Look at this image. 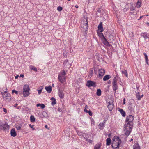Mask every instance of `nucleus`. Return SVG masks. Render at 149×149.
I'll list each match as a JSON object with an SVG mask.
<instances>
[{
  "instance_id": "nucleus-1",
  "label": "nucleus",
  "mask_w": 149,
  "mask_h": 149,
  "mask_svg": "<svg viewBox=\"0 0 149 149\" xmlns=\"http://www.w3.org/2000/svg\"><path fill=\"white\" fill-rule=\"evenodd\" d=\"M121 143L120 139L118 136H115L113 139L111 146L113 149H117Z\"/></svg>"
},
{
  "instance_id": "nucleus-2",
  "label": "nucleus",
  "mask_w": 149,
  "mask_h": 149,
  "mask_svg": "<svg viewBox=\"0 0 149 149\" xmlns=\"http://www.w3.org/2000/svg\"><path fill=\"white\" fill-rule=\"evenodd\" d=\"M66 73L65 70H63L60 72L58 75L59 81L61 83H63L66 81Z\"/></svg>"
},
{
  "instance_id": "nucleus-3",
  "label": "nucleus",
  "mask_w": 149,
  "mask_h": 149,
  "mask_svg": "<svg viewBox=\"0 0 149 149\" xmlns=\"http://www.w3.org/2000/svg\"><path fill=\"white\" fill-rule=\"evenodd\" d=\"M132 125H130L128 123H125L124 126V131L125 132V134L128 136L130 134L132 130Z\"/></svg>"
},
{
  "instance_id": "nucleus-4",
  "label": "nucleus",
  "mask_w": 149,
  "mask_h": 149,
  "mask_svg": "<svg viewBox=\"0 0 149 149\" xmlns=\"http://www.w3.org/2000/svg\"><path fill=\"white\" fill-rule=\"evenodd\" d=\"M30 89L29 88V86L28 85H25L23 86V94L24 97H26L28 96L29 94V91Z\"/></svg>"
},
{
  "instance_id": "nucleus-5",
  "label": "nucleus",
  "mask_w": 149,
  "mask_h": 149,
  "mask_svg": "<svg viewBox=\"0 0 149 149\" xmlns=\"http://www.w3.org/2000/svg\"><path fill=\"white\" fill-rule=\"evenodd\" d=\"M134 117L132 115H129L127 117L125 120V123H128L130 125H133V121Z\"/></svg>"
},
{
  "instance_id": "nucleus-6",
  "label": "nucleus",
  "mask_w": 149,
  "mask_h": 149,
  "mask_svg": "<svg viewBox=\"0 0 149 149\" xmlns=\"http://www.w3.org/2000/svg\"><path fill=\"white\" fill-rule=\"evenodd\" d=\"M113 91H115V93H116V90L118 89V87L117 85V79L116 77H114L113 81Z\"/></svg>"
},
{
  "instance_id": "nucleus-7",
  "label": "nucleus",
  "mask_w": 149,
  "mask_h": 149,
  "mask_svg": "<svg viewBox=\"0 0 149 149\" xmlns=\"http://www.w3.org/2000/svg\"><path fill=\"white\" fill-rule=\"evenodd\" d=\"M86 85L87 86L89 87L91 86H93L95 87L96 86V84L95 82L91 81V80H88L87 81Z\"/></svg>"
},
{
  "instance_id": "nucleus-8",
  "label": "nucleus",
  "mask_w": 149,
  "mask_h": 149,
  "mask_svg": "<svg viewBox=\"0 0 149 149\" xmlns=\"http://www.w3.org/2000/svg\"><path fill=\"white\" fill-rule=\"evenodd\" d=\"M0 126L3 127L4 130H8L9 128V125L6 123H0Z\"/></svg>"
},
{
  "instance_id": "nucleus-9",
  "label": "nucleus",
  "mask_w": 149,
  "mask_h": 149,
  "mask_svg": "<svg viewBox=\"0 0 149 149\" xmlns=\"http://www.w3.org/2000/svg\"><path fill=\"white\" fill-rule=\"evenodd\" d=\"M99 72L98 77H102L104 74L105 71L103 69H101L99 70Z\"/></svg>"
},
{
  "instance_id": "nucleus-10",
  "label": "nucleus",
  "mask_w": 149,
  "mask_h": 149,
  "mask_svg": "<svg viewBox=\"0 0 149 149\" xmlns=\"http://www.w3.org/2000/svg\"><path fill=\"white\" fill-rule=\"evenodd\" d=\"M100 34H102V40L103 41V43L105 45H106V46H108V45H109V43L107 41L106 38L104 37V36L103 35V33H100Z\"/></svg>"
},
{
  "instance_id": "nucleus-11",
  "label": "nucleus",
  "mask_w": 149,
  "mask_h": 149,
  "mask_svg": "<svg viewBox=\"0 0 149 149\" xmlns=\"http://www.w3.org/2000/svg\"><path fill=\"white\" fill-rule=\"evenodd\" d=\"M63 65L64 69L65 68H69L71 66V65L69 64L68 60H65V61L63 63Z\"/></svg>"
},
{
  "instance_id": "nucleus-12",
  "label": "nucleus",
  "mask_w": 149,
  "mask_h": 149,
  "mask_svg": "<svg viewBox=\"0 0 149 149\" xmlns=\"http://www.w3.org/2000/svg\"><path fill=\"white\" fill-rule=\"evenodd\" d=\"M107 107L109 110L110 111H111L113 108V103L112 102H109Z\"/></svg>"
},
{
  "instance_id": "nucleus-13",
  "label": "nucleus",
  "mask_w": 149,
  "mask_h": 149,
  "mask_svg": "<svg viewBox=\"0 0 149 149\" xmlns=\"http://www.w3.org/2000/svg\"><path fill=\"white\" fill-rule=\"evenodd\" d=\"M98 28L100 32H102L103 31V29L102 26V23L100 22L98 26Z\"/></svg>"
},
{
  "instance_id": "nucleus-14",
  "label": "nucleus",
  "mask_w": 149,
  "mask_h": 149,
  "mask_svg": "<svg viewBox=\"0 0 149 149\" xmlns=\"http://www.w3.org/2000/svg\"><path fill=\"white\" fill-rule=\"evenodd\" d=\"M10 133L11 136L14 137L16 136L17 135L15 131V129L14 128L11 129Z\"/></svg>"
},
{
  "instance_id": "nucleus-15",
  "label": "nucleus",
  "mask_w": 149,
  "mask_h": 149,
  "mask_svg": "<svg viewBox=\"0 0 149 149\" xmlns=\"http://www.w3.org/2000/svg\"><path fill=\"white\" fill-rule=\"evenodd\" d=\"M58 95L60 98H63L64 96V94L63 91L62 90H60L58 93Z\"/></svg>"
},
{
  "instance_id": "nucleus-16",
  "label": "nucleus",
  "mask_w": 149,
  "mask_h": 149,
  "mask_svg": "<svg viewBox=\"0 0 149 149\" xmlns=\"http://www.w3.org/2000/svg\"><path fill=\"white\" fill-rule=\"evenodd\" d=\"M101 146V143H97L95 145L94 147V149H100Z\"/></svg>"
},
{
  "instance_id": "nucleus-17",
  "label": "nucleus",
  "mask_w": 149,
  "mask_h": 149,
  "mask_svg": "<svg viewBox=\"0 0 149 149\" xmlns=\"http://www.w3.org/2000/svg\"><path fill=\"white\" fill-rule=\"evenodd\" d=\"M105 122H103L102 123H100L98 126L99 127V129L100 130H102L103 129L104 125Z\"/></svg>"
},
{
  "instance_id": "nucleus-18",
  "label": "nucleus",
  "mask_w": 149,
  "mask_h": 149,
  "mask_svg": "<svg viewBox=\"0 0 149 149\" xmlns=\"http://www.w3.org/2000/svg\"><path fill=\"white\" fill-rule=\"evenodd\" d=\"M1 94L2 95L3 98L5 97H7L8 94H10L9 93H8L6 91H5L4 93L1 92Z\"/></svg>"
},
{
  "instance_id": "nucleus-19",
  "label": "nucleus",
  "mask_w": 149,
  "mask_h": 149,
  "mask_svg": "<svg viewBox=\"0 0 149 149\" xmlns=\"http://www.w3.org/2000/svg\"><path fill=\"white\" fill-rule=\"evenodd\" d=\"M45 88L48 93H50L52 91V87L51 86L45 87Z\"/></svg>"
},
{
  "instance_id": "nucleus-20",
  "label": "nucleus",
  "mask_w": 149,
  "mask_h": 149,
  "mask_svg": "<svg viewBox=\"0 0 149 149\" xmlns=\"http://www.w3.org/2000/svg\"><path fill=\"white\" fill-rule=\"evenodd\" d=\"M84 22H83V25L85 27L84 28L86 29V28H87L88 26V22H87V19H85Z\"/></svg>"
},
{
  "instance_id": "nucleus-21",
  "label": "nucleus",
  "mask_w": 149,
  "mask_h": 149,
  "mask_svg": "<svg viewBox=\"0 0 149 149\" xmlns=\"http://www.w3.org/2000/svg\"><path fill=\"white\" fill-rule=\"evenodd\" d=\"M111 78V76L109 74H107L104 77L103 80L104 81H105L108 80Z\"/></svg>"
},
{
  "instance_id": "nucleus-22",
  "label": "nucleus",
  "mask_w": 149,
  "mask_h": 149,
  "mask_svg": "<svg viewBox=\"0 0 149 149\" xmlns=\"http://www.w3.org/2000/svg\"><path fill=\"white\" fill-rule=\"evenodd\" d=\"M118 111L120 112L122 114V115L123 117H125V112L123 110L121 109H120Z\"/></svg>"
},
{
  "instance_id": "nucleus-23",
  "label": "nucleus",
  "mask_w": 149,
  "mask_h": 149,
  "mask_svg": "<svg viewBox=\"0 0 149 149\" xmlns=\"http://www.w3.org/2000/svg\"><path fill=\"white\" fill-rule=\"evenodd\" d=\"M4 98V100L6 102H9L11 99V97L10 94H8V97H5Z\"/></svg>"
},
{
  "instance_id": "nucleus-24",
  "label": "nucleus",
  "mask_w": 149,
  "mask_h": 149,
  "mask_svg": "<svg viewBox=\"0 0 149 149\" xmlns=\"http://www.w3.org/2000/svg\"><path fill=\"white\" fill-rule=\"evenodd\" d=\"M133 149H140L139 145L138 143L134 144L133 146Z\"/></svg>"
},
{
  "instance_id": "nucleus-25",
  "label": "nucleus",
  "mask_w": 149,
  "mask_h": 149,
  "mask_svg": "<svg viewBox=\"0 0 149 149\" xmlns=\"http://www.w3.org/2000/svg\"><path fill=\"white\" fill-rule=\"evenodd\" d=\"M111 140L110 138H107L106 139V145H109L111 143Z\"/></svg>"
},
{
  "instance_id": "nucleus-26",
  "label": "nucleus",
  "mask_w": 149,
  "mask_h": 149,
  "mask_svg": "<svg viewBox=\"0 0 149 149\" xmlns=\"http://www.w3.org/2000/svg\"><path fill=\"white\" fill-rule=\"evenodd\" d=\"M136 6L137 8H140L141 6V2L139 1L136 3Z\"/></svg>"
},
{
  "instance_id": "nucleus-27",
  "label": "nucleus",
  "mask_w": 149,
  "mask_h": 149,
  "mask_svg": "<svg viewBox=\"0 0 149 149\" xmlns=\"http://www.w3.org/2000/svg\"><path fill=\"white\" fill-rule=\"evenodd\" d=\"M101 91L100 89H98L97 90L96 93L97 95L98 96H100L101 95Z\"/></svg>"
},
{
  "instance_id": "nucleus-28",
  "label": "nucleus",
  "mask_w": 149,
  "mask_h": 149,
  "mask_svg": "<svg viewBox=\"0 0 149 149\" xmlns=\"http://www.w3.org/2000/svg\"><path fill=\"white\" fill-rule=\"evenodd\" d=\"M30 69L31 70H32L34 71H35L37 72V70L36 68L34 66H30Z\"/></svg>"
},
{
  "instance_id": "nucleus-29",
  "label": "nucleus",
  "mask_w": 149,
  "mask_h": 149,
  "mask_svg": "<svg viewBox=\"0 0 149 149\" xmlns=\"http://www.w3.org/2000/svg\"><path fill=\"white\" fill-rule=\"evenodd\" d=\"M30 120L32 122H34L35 120V118L33 116H31L30 117Z\"/></svg>"
},
{
  "instance_id": "nucleus-30",
  "label": "nucleus",
  "mask_w": 149,
  "mask_h": 149,
  "mask_svg": "<svg viewBox=\"0 0 149 149\" xmlns=\"http://www.w3.org/2000/svg\"><path fill=\"white\" fill-rule=\"evenodd\" d=\"M122 73L123 74H124L126 77H128L127 73V71L125 70H122Z\"/></svg>"
},
{
  "instance_id": "nucleus-31",
  "label": "nucleus",
  "mask_w": 149,
  "mask_h": 149,
  "mask_svg": "<svg viewBox=\"0 0 149 149\" xmlns=\"http://www.w3.org/2000/svg\"><path fill=\"white\" fill-rule=\"evenodd\" d=\"M128 109L131 111H132L133 110L134 108L133 107V106L131 104H129Z\"/></svg>"
},
{
  "instance_id": "nucleus-32",
  "label": "nucleus",
  "mask_w": 149,
  "mask_h": 149,
  "mask_svg": "<svg viewBox=\"0 0 149 149\" xmlns=\"http://www.w3.org/2000/svg\"><path fill=\"white\" fill-rule=\"evenodd\" d=\"M136 98L138 100H140L141 99V97H140L141 96L140 95L139 93V92L136 93Z\"/></svg>"
},
{
  "instance_id": "nucleus-33",
  "label": "nucleus",
  "mask_w": 149,
  "mask_h": 149,
  "mask_svg": "<svg viewBox=\"0 0 149 149\" xmlns=\"http://www.w3.org/2000/svg\"><path fill=\"white\" fill-rule=\"evenodd\" d=\"M42 115L44 117H46L48 116V115L47 113L45 111H43L42 112Z\"/></svg>"
},
{
  "instance_id": "nucleus-34",
  "label": "nucleus",
  "mask_w": 149,
  "mask_h": 149,
  "mask_svg": "<svg viewBox=\"0 0 149 149\" xmlns=\"http://www.w3.org/2000/svg\"><path fill=\"white\" fill-rule=\"evenodd\" d=\"M144 54L145 56V58L146 62L147 63H148V58L147 56V55L145 53H144Z\"/></svg>"
},
{
  "instance_id": "nucleus-35",
  "label": "nucleus",
  "mask_w": 149,
  "mask_h": 149,
  "mask_svg": "<svg viewBox=\"0 0 149 149\" xmlns=\"http://www.w3.org/2000/svg\"><path fill=\"white\" fill-rule=\"evenodd\" d=\"M89 74L90 75L92 76L93 74V70L92 69H91L89 71Z\"/></svg>"
},
{
  "instance_id": "nucleus-36",
  "label": "nucleus",
  "mask_w": 149,
  "mask_h": 149,
  "mask_svg": "<svg viewBox=\"0 0 149 149\" xmlns=\"http://www.w3.org/2000/svg\"><path fill=\"white\" fill-rule=\"evenodd\" d=\"M57 9L58 11H61L62 10V8L61 7L59 6L57 7Z\"/></svg>"
},
{
  "instance_id": "nucleus-37",
  "label": "nucleus",
  "mask_w": 149,
  "mask_h": 149,
  "mask_svg": "<svg viewBox=\"0 0 149 149\" xmlns=\"http://www.w3.org/2000/svg\"><path fill=\"white\" fill-rule=\"evenodd\" d=\"M12 93H15L16 94H17L18 93V91H16L15 90H13L12 91Z\"/></svg>"
},
{
  "instance_id": "nucleus-38",
  "label": "nucleus",
  "mask_w": 149,
  "mask_h": 149,
  "mask_svg": "<svg viewBox=\"0 0 149 149\" xmlns=\"http://www.w3.org/2000/svg\"><path fill=\"white\" fill-rule=\"evenodd\" d=\"M40 106L41 108L42 109H43L45 107V105L43 104H41V105Z\"/></svg>"
},
{
  "instance_id": "nucleus-39",
  "label": "nucleus",
  "mask_w": 149,
  "mask_h": 149,
  "mask_svg": "<svg viewBox=\"0 0 149 149\" xmlns=\"http://www.w3.org/2000/svg\"><path fill=\"white\" fill-rule=\"evenodd\" d=\"M56 104V100L53 101V102H52L51 104L52 105H54Z\"/></svg>"
},
{
  "instance_id": "nucleus-40",
  "label": "nucleus",
  "mask_w": 149,
  "mask_h": 149,
  "mask_svg": "<svg viewBox=\"0 0 149 149\" xmlns=\"http://www.w3.org/2000/svg\"><path fill=\"white\" fill-rule=\"evenodd\" d=\"M29 126L31 127V128H32V130H35V129L34 128H33V125H31V124H30L29 125Z\"/></svg>"
},
{
  "instance_id": "nucleus-41",
  "label": "nucleus",
  "mask_w": 149,
  "mask_h": 149,
  "mask_svg": "<svg viewBox=\"0 0 149 149\" xmlns=\"http://www.w3.org/2000/svg\"><path fill=\"white\" fill-rule=\"evenodd\" d=\"M16 128L18 130H20L21 127L20 126H17L16 127Z\"/></svg>"
},
{
  "instance_id": "nucleus-42",
  "label": "nucleus",
  "mask_w": 149,
  "mask_h": 149,
  "mask_svg": "<svg viewBox=\"0 0 149 149\" xmlns=\"http://www.w3.org/2000/svg\"><path fill=\"white\" fill-rule=\"evenodd\" d=\"M143 37H144V38L146 39H147V38H148V36H147V34H144L143 36Z\"/></svg>"
},
{
  "instance_id": "nucleus-43",
  "label": "nucleus",
  "mask_w": 149,
  "mask_h": 149,
  "mask_svg": "<svg viewBox=\"0 0 149 149\" xmlns=\"http://www.w3.org/2000/svg\"><path fill=\"white\" fill-rule=\"evenodd\" d=\"M88 113L89 114L90 116H92V113L90 111H88Z\"/></svg>"
},
{
  "instance_id": "nucleus-44",
  "label": "nucleus",
  "mask_w": 149,
  "mask_h": 149,
  "mask_svg": "<svg viewBox=\"0 0 149 149\" xmlns=\"http://www.w3.org/2000/svg\"><path fill=\"white\" fill-rule=\"evenodd\" d=\"M43 89V87L42 86H40L38 90H40L42 91Z\"/></svg>"
},
{
  "instance_id": "nucleus-45",
  "label": "nucleus",
  "mask_w": 149,
  "mask_h": 149,
  "mask_svg": "<svg viewBox=\"0 0 149 149\" xmlns=\"http://www.w3.org/2000/svg\"><path fill=\"white\" fill-rule=\"evenodd\" d=\"M130 10L131 11L134 10H135V8L133 7H131Z\"/></svg>"
},
{
  "instance_id": "nucleus-46",
  "label": "nucleus",
  "mask_w": 149,
  "mask_h": 149,
  "mask_svg": "<svg viewBox=\"0 0 149 149\" xmlns=\"http://www.w3.org/2000/svg\"><path fill=\"white\" fill-rule=\"evenodd\" d=\"M38 94H39V95L42 92V91L38 89Z\"/></svg>"
},
{
  "instance_id": "nucleus-47",
  "label": "nucleus",
  "mask_w": 149,
  "mask_h": 149,
  "mask_svg": "<svg viewBox=\"0 0 149 149\" xmlns=\"http://www.w3.org/2000/svg\"><path fill=\"white\" fill-rule=\"evenodd\" d=\"M3 111H4V112H5V113H6L7 112V109H6L5 108H3Z\"/></svg>"
},
{
  "instance_id": "nucleus-48",
  "label": "nucleus",
  "mask_w": 149,
  "mask_h": 149,
  "mask_svg": "<svg viewBox=\"0 0 149 149\" xmlns=\"http://www.w3.org/2000/svg\"><path fill=\"white\" fill-rule=\"evenodd\" d=\"M24 75L23 74H20V77H22V78H23L24 77Z\"/></svg>"
},
{
  "instance_id": "nucleus-49",
  "label": "nucleus",
  "mask_w": 149,
  "mask_h": 149,
  "mask_svg": "<svg viewBox=\"0 0 149 149\" xmlns=\"http://www.w3.org/2000/svg\"><path fill=\"white\" fill-rule=\"evenodd\" d=\"M51 100H52L53 101L56 100L53 97L51 98Z\"/></svg>"
},
{
  "instance_id": "nucleus-50",
  "label": "nucleus",
  "mask_w": 149,
  "mask_h": 149,
  "mask_svg": "<svg viewBox=\"0 0 149 149\" xmlns=\"http://www.w3.org/2000/svg\"><path fill=\"white\" fill-rule=\"evenodd\" d=\"M84 111L86 113H87L88 112V111L87 110V109H84Z\"/></svg>"
},
{
  "instance_id": "nucleus-51",
  "label": "nucleus",
  "mask_w": 149,
  "mask_h": 149,
  "mask_svg": "<svg viewBox=\"0 0 149 149\" xmlns=\"http://www.w3.org/2000/svg\"><path fill=\"white\" fill-rule=\"evenodd\" d=\"M123 104H125V98H124L123 99Z\"/></svg>"
},
{
  "instance_id": "nucleus-52",
  "label": "nucleus",
  "mask_w": 149,
  "mask_h": 149,
  "mask_svg": "<svg viewBox=\"0 0 149 149\" xmlns=\"http://www.w3.org/2000/svg\"><path fill=\"white\" fill-rule=\"evenodd\" d=\"M41 105V104H37L36 105V106H37V107H39V106H40Z\"/></svg>"
},
{
  "instance_id": "nucleus-53",
  "label": "nucleus",
  "mask_w": 149,
  "mask_h": 149,
  "mask_svg": "<svg viewBox=\"0 0 149 149\" xmlns=\"http://www.w3.org/2000/svg\"><path fill=\"white\" fill-rule=\"evenodd\" d=\"M86 140L87 141H88L89 142H91V140H89L88 139H86Z\"/></svg>"
},
{
  "instance_id": "nucleus-54",
  "label": "nucleus",
  "mask_w": 149,
  "mask_h": 149,
  "mask_svg": "<svg viewBox=\"0 0 149 149\" xmlns=\"http://www.w3.org/2000/svg\"><path fill=\"white\" fill-rule=\"evenodd\" d=\"M88 108V106L87 105H86L85 106V109H87Z\"/></svg>"
},
{
  "instance_id": "nucleus-55",
  "label": "nucleus",
  "mask_w": 149,
  "mask_h": 149,
  "mask_svg": "<svg viewBox=\"0 0 149 149\" xmlns=\"http://www.w3.org/2000/svg\"><path fill=\"white\" fill-rule=\"evenodd\" d=\"M18 105V104H15V105H14V107H16Z\"/></svg>"
},
{
  "instance_id": "nucleus-56",
  "label": "nucleus",
  "mask_w": 149,
  "mask_h": 149,
  "mask_svg": "<svg viewBox=\"0 0 149 149\" xmlns=\"http://www.w3.org/2000/svg\"><path fill=\"white\" fill-rule=\"evenodd\" d=\"M18 76H18V75H17L15 77V79H17V78H18Z\"/></svg>"
},
{
  "instance_id": "nucleus-57",
  "label": "nucleus",
  "mask_w": 149,
  "mask_h": 149,
  "mask_svg": "<svg viewBox=\"0 0 149 149\" xmlns=\"http://www.w3.org/2000/svg\"><path fill=\"white\" fill-rule=\"evenodd\" d=\"M143 16H140V17L139 19H138V20H140V19H141L143 17Z\"/></svg>"
},
{
  "instance_id": "nucleus-58",
  "label": "nucleus",
  "mask_w": 149,
  "mask_h": 149,
  "mask_svg": "<svg viewBox=\"0 0 149 149\" xmlns=\"http://www.w3.org/2000/svg\"><path fill=\"white\" fill-rule=\"evenodd\" d=\"M75 7L76 8H78V6H77V5H76V6H75Z\"/></svg>"
},
{
  "instance_id": "nucleus-59",
  "label": "nucleus",
  "mask_w": 149,
  "mask_h": 149,
  "mask_svg": "<svg viewBox=\"0 0 149 149\" xmlns=\"http://www.w3.org/2000/svg\"><path fill=\"white\" fill-rule=\"evenodd\" d=\"M94 72H95V73H96L97 71L95 70V69H94Z\"/></svg>"
},
{
  "instance_id": "nucleus-60",
  "label": "nucleus",
  "mask_w": 149,
  "mask_h": 149,
  "mask_svg": "<svg viewBox=\"0 0 149 149\" xmlns=\"http://www.w3.org/2000/svg\"><path fill=\"white\" fill-rule=\"evenodd\" d=\"M143 97V95H142L141 96H140V97H141V98H142Z\"/></svg>"
},
{
  "instance_id": "nucleus-61",
  "label": "nucleus",
  "mask_w": 149,
  "mask_h": 149,
  "mask_svg": "<svg viewBox=\"0 0 149 149\" xmlns=\"http://www.w3.org/2000/svg\"><path fill=\"white\" fill-rule=\"evenodd\" d=\"M100 33L99 34V35L100 36H102V35L100 34V33Z\"/></svg>"
},
{
  "instance_id": "nucleus-62",
  "label": "nucleus",
  "mask_w": 149,
  "mask_h": 149,
  "mask_svg": "<svg viewBox=\"0 0 149 149\" xmlns=\"http://www.w3.org/2000/svg\"><path fill=\"white\" fill-rule=\"evenodd\" d=\"M52 86L53 87H54V84H52Z\"/></svg>"
},
{
  "instance_id": "nucleus-63",
  "label": "nucleus",
  "mask_w": 149,
  "mask_h": 149,
  "mask_svg": "<svg viewBox=\"0 0 149 149\" xmlns=\"http://www.w3.org/2000/svg\"><path fill=\"white\" fill-rule=\"evenodd\" d=\"M132 140H133V139L132 138V139H131V140H130V141H132Z\"/></svg>"
},
{
  "instance_id": "nucleus-64",
  "label": "nucleus",
  "mask_w": 149,
  "mask_h": 149,
  "mask_svg": "<svg viewBox=\"0 0 149 149\" xmlns=\"http://www.w3.org/2000/svg\"><path fill=\"white\" fill-rule=\"evenodd\" d=\"M148 25L149 26V23H148Z\"/></svg>"
}]
</instances>
